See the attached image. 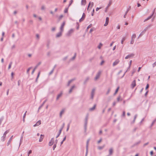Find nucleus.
<instances>
[{
  "label": "nucleus",
  "instance_id": "dca6fc26",
  "mask_svg": "<svg viewBox=\"0 0 156 156\" xmlns=\"http://www.w3.org/2000/svg\"><path fill=\"white\" fill-rule=\"evenodd\" d=\"M44 137V135L43 134H41L40 135V139H39V141L40 142H41L43 141V138Z\"/></svg>",
  "mask_w": 156,
  "mask_h": 156
},
{
  "label": "nucleus",
  "instance_id": "f257e3e1",
  "mask_svg": "<svg viewBox=\"0 0 156 156\" xmlns=\"http://www.w3.org/2000/svg\"><path fill=\"white\" fill-rule=\"evenodd\" d=\"M88 118V114H87L86 116L85 119V122L84 124V132H86L87 131V120Z\"/></svg>",
  "mask_w": 156,
  "mask_h": 156
},
{
  "label": "nucleus",
  "instance_id": "603ef678",
  "mask_svg": "<svg viewBox=\"0 0 156 156\" xmlns=\"http://www.w3.org/2000/svg\"><path fill=\"white\" fill-rule=\"evenodd\" d=\"M73 2V0H71L70 1L69 3V5H68V7H69L71 5L72 2Z\"/></svg>",
  "mask_w": 156,
  "mask_h": 156
},
{
  "label": "nucleus",
  "instance_id": "6e6552de",
  "mask_svg": "<svg viewBox=\"0 0 156 156\" xmlns=\"http://www.w3.org/2000/svg\"><path fill=\"white\" fill-rule=\"evenodd\" d=\"M134 55V54L133 53L130 54L129 55H127L126 56L125 58L126 59H127L129 58H131L132 57H133Z\"/></svg>",
  "mask_w": 156,
  "mask_h": 156
},
{
  "label": "nucleus",
  "instance_id": "ea45409f",
  "mask_svg": "<svg viewBox=\"0 0 156 156\" xmlns=\"http://www.w3.org/2000/svg\"><path fill=\"white\" fill-rule=\"evenodd\" d=\"M41 120H39V121H38L37 122V123H36V124H37V126H39V125H40V124H41Z\"/></svg>",
  "mask_w": 156,
  "mask_h": 156
},
{
  "label": "nucleus",
  "instance_id": "37998d69",
  "mask_svg": "<svg viewBox=\"0 0 156 156\" xmlns=\"http://www.w3.org/2000/svg\"><path fill=\"white\" fill-rule=\"evenodd\" d=\"M64 109H63L60 112V116L61 117L62 116V114L64 112Z\"/></svg>",
  "mask_w": 156,
  "mask_h": 156
},
{
  "label": "nucleus",
  "instance_id": "20e7f679",
  "mask_svg": "<svg viewBox=\"0 0 156 156\" xmlns=\"http://www.w3.org/2000/svg\"><path fill=\"white\" fill-rule=\"evenodd\" d=\"M101 72L100 71H99L98 72V73L96 74V77L94 78L95 80H97L99 78L100 75H101Z\"/></svg>",
  "mask_w": 156,
  "mask_h": 156
},
{
  "label": "nucleus",
  "instance_id": "a18cd8bd",
  "mask_svg": "<svg viewBox=\"0 0 156 156\" xmlns=\"http://www.w3.org/2000/svg\"><path fill=\"white\" fill-rule=\"evenodd\" d=\"M110 90H111V88H108V91L106 93V94L108 95L109 94V92H110Z\"/></svg>",
  "mask_w": 156,
  "mask_h": 156
},
{
  "label": "nucleus",
  "instance_id": "f704fd0d",
  "mask_svg": "<svg viewBox=\"0 0 156 156\" xmlns=\"http://www.w3.org/2000/svg\"><path fill=\"white\" fill-rule=\"evenodd\" d=\"M126 37H124L122 39L121 41V43L122 44H123L124 41L126 40Z\"/></svg>",
  "mask_w": 156,
  "mask_h": 156
},
{
  "label": "nucleus",
  "instance_id": "c756f323",
  "mask_svg": "<svg viewBox=\"0 0 156 156\" xmlns=\"http://www.w3.org/2000/svg\"><path fill=\"white\" fill-rule=\"evenodd\" d=\"M86 3V0H82L81 1V4L83 5H85Z\"/></svg>",
  "mask_w": 156,
  "mask_h": 156
},
{
  "label": "nucleus",
  "instance_id": "69168bd1",
  "mask_svg": "<svg viewBox=\"0 0 156 156\" xmlns=\"http://www.w3.org/2000/svg\"><path fill=\"white\" fill-rule=\"evenodd\" d=\"M120 98H121L120 96H119L117 98V101H119V100H120Z\"/></svg>",
  "mask_w": 156,
  "mask_h": 156
},
{
  "label": "nucleus",
  "instance_id": "0eeeda50",
  "mask_svg": "<svg viewBox=\"0 0 156 156\" xmlns=\"http://www.w3.org/2000/svg\"><path fill=\"white\" fill-rule=\"evenodd\" d=\"M136 81L135 80H133L131 84V87L132 89H133L136 86Z\"/></svg>",
  "mask_w": 156,
  "mask_h": 156
},
{
  "label": "nucleus",
  "instance_id": "f03ea898",
  "mask_svg": "<svg viewBox=\"0 0 156 156\" xmlns=\"http://www.w3.org/2000/svg\"><path fill=\"white\" fill-rule=\"evenodd\" d=\"M155 9H156V8H154V9L152 14L151 16H149L147 18L145 19L144 20V22H146V21H147V20H150V19H151L152 18V17L153 16L154 14V13H155Z\"/></svg>",
  "mask_w": 156,
  "mask_h": 156
},
{
  "label": "nucleus",
  "instance_id": "c85d7f7f",
  "mask_svg": "<svg viewBox=\"0 0 156 156\" xmlns=\"http://www.w3.org/2000/svg\"><path fill=\"white\" fill-rule=\"evenodd\" d=\"M75 87V86L74 85H73V86L69 90V93H71L72 91V90H73V88H74V87Z\"/></svg>",
  "mask_w": 156,
  "mask_h": 156
},
{
  "label": "nucleus",
  "instance_id": "4d7b16f0",
  "mask_svg": "<svg viewBox=\"0 0 156 156\" xmlns=\"http://www.w3.org/2000/svg\"><path fill=\"white\" fill-rule=\"evenodd\" d=\"M32 67L29 68L27 70V73L29 74V71H30Z\"/></svg>",
  "mask_w": 156,
  "mask_h": 156
},
{
  "label": "nucleus",
  "instance_id": "09e8293b",
  "mask_svg": "<svg viewBox=\"0 0 156 156\" xmlns=\"http://www.w3.org/2000/svg\"><path fill=\"white\" fill-rule=\"evenodd\" d=\"M65 125V123L64 122L62 124V126L61 128H60V129L59 130H61L62 131L63 129L64 128V127Z\"/></svg>",
  "mask_w": 156,
  "mask_h": 156
},
{
  "label": "nucleus",
  "instance_id": "9b49d317",
  "mask_svg": "<svg viewBox=\"0 0 156 156\" xmlns=\"http://www.w3.org/2000/svg\"><path fill=\"white\" fill-rule=\"evenodd\" d=\"M13 136V135H12V136H11V137L10 138L9 140L8 141V142L7 144V146H9V145L10 144L11 141L12 140V139Z\"/></svg>",
  "mask_w": 156,
  "mask_h": 156
},
{
  "label": "nucleus",
  "instance_id": "774afa93",
  "mask_svg": "<svg viewBox=\"0 0 156 156\" xmlns=\"http://www.w3.org/2000/svg\"><path fill=\"white\" fill-rule=\"evenodd\" d=\"M32 151L31 150H30L29 151L28 154V156H29V154L32 153Z\"/></svg>",
  "mask_w": 156,
  "mask_h": 156
},
{
  "label": "nucleus",
  "instance_id": "aec40b11",
  "mask_svg": "<svg viewBox=\"0 0 156 156\" xmlns=\"http://www.w3.org/2000/svg\"><path fill=\"white\" fill-rule=\"evenodd\" d=\"M46 100H45L43 102V103H42V104L41 105V106H40L39 108H38V112L39 111V109H40L41 108V107L44 105V103H45V102H46Z\"/></svg>",
  "mask_w": 156,
  "mask_h": 156
},
{
  "label": "nucleus",
  "instance_id": "4be33fe9",
  "mask_svg": "<svg viewBox=\"0 0 156 156\" xmlns=\"http://www.w3.org/2000/svg\"><path fill=\"white\" fill-rule=\"evenodd\" d=\"M137 117V115L136 114L134 116V119H133V120L131 122V124H133L135 122V120H136Z\"/></svg>",
  "mask_w": 156,
  "mask_h": 156
},
{
  "label": "nucleus",
  "instance_id": "c9c22d12",
  "mask_svg": "<svg viewBox=\"0 0 156 156\" xmlns=\"http://www.w3.org/2000/svg\"><path fill=\"white\" fill-rule=\"evenodd\" d=\"M156 121V119H155L152 122V123L151 124L150 127H151L153 125L154 123Z\"/></svg>",
  "mask_w": 156,
  "mask_h": 156
},
{
  "label": "nucleus",
  "instance_id": "338daca9",
  "mask_svg": "<svg viewBox=\"0 0 156 156\" xmlns=\"http://www.w3.org/2000/svg\"><path fill=\"white\" fill-rule=\"evenodd\" d=\"M102 140V139L101 138L98 141V144L100 143Z\"/></svg>",
  "mask_w": 156,
  "mask_h": 156
},
{
  "label": "nucleus",
  "instance_id": "a211bd4d",
  "mask_svg": "<svg viewBox=\"0 0 156 156\" xmlns=\"http://www.w3.org/2000/svg\"><path fill=\"white\" fill-rule=\"evenodd\" d=\"M62 92H61L60 94H58V95L57 97L56 98V100H58L59 99V98L62 96Z\"/></svg>",
  "mask_w": 156,
  "mask_h": 156
},
{
  "label": "nucleus",
  "instance_id": "473e14b6",
  "mask_svg": "<svg viewBox=\"0 0 156 156\" xmlns=\"http://www.w3.org/2000/svg\"><path fill=\"white\" fill-rule=\"evenodd\" d=\"M90 140V139H88L87 141L86 142V148H88V144L89 141Z\"/></svg>",
  "mask_w": 156,
  "mask_h": 156
},
{
  "label": "nucleus",
  "instance_id": "49530a36",
  "mask_svg": "<svg viewBox=\"0 0 156 156\" xmlns=\"http://www.w3.org/2000/svg\"><path fill=\"white\" fill-rule=\"evenodd\" d=\"M144 34V32L142 31L139 36L138 38L139 37L142 36Z\"/></svg>",
  "mask_w": 156,
  "mask_h": 156
},
{
  "label": "nucleus",
  "instance_id": "f3484780",
  "mask_svg": "<svg viewBox=\"0 0 156 156\" xmlns=\"http://www.w3.org/2000/svg\"><path fill=\"white\" fill-rule=\"evenodd\" d=\"M89 79L90 77L89 76L87 77L83 82V84L85 85Z\"/></svg>",
  "mask_w": 156,
  "mask_h": 156
},
{
  "label": "nucleus",
  "instance_id": "423d86ee",
  "mask_svg": "<svg viewBox=\"0 0 156 156\" xmlns=\"http://www.w3.org/2000/svg\"><path fill=\"white\" fill-rule=\"evenodd\" d=\"M73 29H71L70 30H69L67 34H66V35L68 36H70L71 34L73 32Z\"/></svg>",
  "mask_w": 156,
  "mask_h": 156
},
{
  "label": "nucleus",
  "instance_id": "864d4df0",
  "mask_svg": "<svg viewBox=\"0 0 156 156\" xmlns=\"http://www.w3.org/2000/svg\"><path fill=\"white\" fill-rule=\"evenodd\" d=\"M130 66H129L128 67V69L124 73V74L122 76V77H123L125 75V73L127 72V70H128V69H129L130 68Z\"/></svg>",
  "mask_w": 156,
  "mask_h": 156
},
{
  "label": "nucleus",
  "instance_id": "c03bdc74",
  "mask_svg": "<svg viewBox=\"0 0 156 156\" xmlns=\"http://www.w3.org/2000/svg\"><path fill=\"white\" fill-rule=\"evenodd\" d=\"M69 7H68L67 8H66L65 9L64 11V12L65 13H66L68 12V9Z\"/></svg>",
  "mask_w": 156,
  "mask_h": 156
},
{
  "label": "nucleus",
  "instance_id": "1a4fd4ad",
  "mask_svg": "<svg viewBox=\"0 0 156 156\" xmlns=\"http://www.w3.org/2000/svg\"><path fill=\"white\" fill-rule=\"evenodd\" d=\"M65 23V22L64 21L63 22V23H62V25L61 26V27H60V30L61 31H63V27L64 26Z\"/></svg>",
  "mask_w": 156,
  "mask_h": 156
},
{
  "label": "nucleus",
  "instance_id": "e2e57ef3",
  "mask_svg": "<svg viewBox=\"0 0 156 156\" xmlns=\"http://www.w3.org/2000/svg\"><path fill=\"white\" fill-rule=\"evenodd\" d=\"M156 66V61L152 64L153 67H154Z\"/></svg>",
  "mask_w": 156,
  "mask_h": 156
},
{
  "label": "nucleus",
  "instance_id": "7c9ffc66",
  "mask_svg": "<svg viewBox=\"0 0 156 156\" xmlns=\"http://www.w3.org/2000/svg\"><path fill=\"white\" fill-rule=\"evenodd\" d=\"M9 129H8L6 130L4 133L3 135L5 136H6V135L9 133Z\"/></svg>",
  "mask_w": 156,
  "mask_h": 156
},
{
  "label": "nucleus",
  "instance_id": "2f4dec72",
  "mask_svg": "<svg viewBox=\"0 0 156 156\" xmlns=\"http://www.w3.org/2000/svg\"><path fill=\"white\" fill-rule=\"evenodd\" d=\"M56 66V65L55 66H54V67L53 68V69H52V70L49 73V75H51L53 73V71H54V69H55V67Z\"/></svg>",
  "mask_w": 156,
  "mask_h": 156
},
{
  "label": "nucleus",
  "instance_id": "3c124183",
  "mask_svg": "<svg viewBox=\"0 0 156 156\" xmlns=\"http://www.w3.org/2000/svg\"><path fill=\"white\" fill-rule=\"evenodd\" d=\"M76 29L77 30H78L79 27V23L78 22L76 23Z\"/></svg>",
  "mask_w": 156,
  "mask_h": 156
},
{
  "label": "nucleus",
  "instance_id": "6e6d98bb",
  "mask_svg": "<svg viewBox=\"0 0 156 156\" xmlns=\"http://www.w3.org/2000/svg\"><path fill=\"white\" fill-rule=\"evenodd\" d=\"M149 84L148 83H147V84L146 86V87L145 90H146L147 89L149 88Z\"/></svg>",
  "mask_w": 156,
  "mask_h": 156
},
{
  "label": "nucleus",
  "instance_id": "2eb2a0df",
  "mask_svg": "<svg viewBox=\"0 0 156 156\" xmlns=\"http://www.w3.org/2000/svg\"><path fill=\"white\" fill-rule=\"evenodd\" d=\"M119 62V59H116L113 64V66H114L117 65Z\"/></svg>",
  "mask_w": 156,
  "mask_h": 156
},
{
  "label": "nucleus",
  "instance_id": "680f3d73",
  "mask_svg": "<svg viewBox=\"0 0 156 156\" xmlns=\"http://www.w3.org/2000/svg\"><path fill=\"white\" fill-rule=\"evenodd\" d=\"M125 112L124 111L123 112V113L122 115V116L125 117Z\"/></svg>",
  "mask_w": 156,
  "mask_h": 156
},
{
  "label": "nucleus",
  "instance_id": "a19ab883",
  "mask_svg": "<svg viewBox=\"0 0 156 156\" xmlns=\"http://www.w3.org/2000/svg\"><path fill=\"white\" fill-rule=\"evenodd\" d=\"M41 63V62H39L37 64V65L35 66L34 67L35 69H36L37 67L39 66Z\"/></svg>",
  "mask_w": 156,
  "mask_h": 156
},
{
  "label": "nucleus",
  "instance_id": "39448f33",
  "mask_svg": "<svg viewBox=\"0 0 156 156\" xmlns=\"http://www.w3.org/2000/svg\"><path fill=\"white\" fill-rule=\"evenodd\" d=\"M86 16V15L84 13H83V15L81 18L79 20V21L80 22H81L83 21L84 19L85 18Z\"/></svg>",
  "mask_w": 156,
  "mask_h": 156
},
{
  "label": "nucleus",
  "instance_id": "b1692460",
  "mask_svg": "<svg viewBox=\"0 0 156 156\" xmlns=\"http://www.w3.org/2000/svg\"><path fill=\"white\" fill-rule=\"evenodd\" d=\"M75 80V79H71V80H69L68 83V84H67V86H69L70 84V83L72 82L73 81V80Z\"/></svg>",
  "mask_w": 156,
  "mask_h": 156
},
{
  "label": "nucleus",
  "instance_id": "5fc2aeb1",
  "mask_svg": "<svg viewBox=\"0 0 156 156\" xmlns=\"http://www.w3.org/2000/svg\"><path fill=\"white\" fill-rule=\"evenodd\" d=\"M14 75V73L13 72H12L11 73V79L12 80L13 78V75Z\"/></svg>",
  "mask_w": 156,
  "mask_h": 156
},
{
  "label": "nucleus",
  "instance_id": "7ed1b4c3",
  "mask_svg": "<svg viewBox=\"0 0 156 156\" xmlns=\"http://www.w3.org/2000/svg\"><path fill=\"white\" fill-rule=\"evenodd\" d=\"M136 37V34H133L131 37V40L130 41V44H133L134 42V39Z\"/></svg>",
  "mask_w": 156,
  "mask_h": 156
},
{
  "label": "nucleus",
  "instance_id": "58836bf2",
  "mask_svg": "<svg viewBox=\"0 0 156 156\" xmlns=\"http://www.w3.org/2000/svg\"><path fill=\"white\" fill-rule=\"evenodd\" d=\"M4 117L3 116L1 117V118H0V125L1 124L2 122L4 119Z\"/></svg>",
  "mask_w": 156,
  "mask_h": 156
},
{
  "label": "nucleus",
  "instance_id": "4468645a",
  "mask_svg": "<svg viewBox=\"0 0 156 156\" xmlns=\"http://www.w3.org/2000/svg\"><path fill=\"white\" fill-rule=\"evenodd\" d=\"M24 133V131H23V132L22 134V135H21V138H20V143L19 146H20V144H21L22 142L23 139V133Z\"/></svg>",
  "mask_w": 156,
  "mask_h": 156
},
{
  "label": "nucleus",
  "instance_id": "f8f14e48",
  "mask_svg": "<svg viewBox=\"0 0 156 156\" xmlns=\"http://www.w3.org/2000/svg\"><path fill=\"white\" fill-rule=\"evenodd\" d=\"M113 153V149L112 148H111L109 150V155L111 156L112 155Z\"/></svg>",
  "mask_w": 156,
  "mask_h": 156
},
{
  "label": "nucleus",
  "instance_id": "8fccbe9b",
  "mask_svg": "<svg viewBox=\"0 0 156 156\" xmlns=\"http://www.w3.org/2000/svg\"><path fill=\"white\" fill-rule=\"evenodd\" d=\"M53 143H54V142L50 141L48 145L49 146H51V145H52L53 144Z\"/></svg>",
  "mask_w": 156,
  "mask_h": 156
},
{
  "label": "nucleus",
  "instance_id": "ddd939ff",
  "mask_svg": "<svg viewBox=\"0 0 156 156\" xmlns=\"http://www.w3.org/2000/svg\"><path fill=\"white\" fill-rule=\"evenodd\" d=\"M62 31H61L57 33L56 35V37H60L62 35Z\"/></svg>",
  "mask_w": 156,
  "mask_h": 156
},
{
  "label": "nucleus",
  "instance_id": "e433bc0d",
  "mask_svg": "<svg viewBox=\"0 0 156 156\" xmlns=\"http://www.w3.org/2000/svg\"><path fill=\"white\" fill-rule=\"evenodd\" d=\"M27 112V111H26L25 113L23 115V122H24V121H25V116H26V113Z\"/></svg>",
  "mask_w": 156,
  "mask_h": 156
},
{
  "label": "nucleus",
  "instance_id": "6ab92c4d",
  "mask_svg": "<svg viewBox=\"0 0 156 156\" xmlns=\"http://www.w3.org/2000/svg\"><path fill=\"white\" fill-rule=\"evenodd\" d=\"M141 143V141L139 140L138 142L135 143H134L133 145L132 146V147H135L136 146L138 145L139 144Z\"/></svg>",
  "mask_w": 156,
  "mask_h": 156
},
{
  "label": "nucleus",
  "instance_id": "cd10ccee",
  "mask_svg": "<svg viewBox=\"0 0 156 156\" xmlns=\"http://www.w3.org/2000/svg\"><path fill=\"white\" fill-rule=\"evenodd\" d=\"M40 71H39L38 73V74H37V77L36 78V80H35V82H37V80H38V78H39V76H40Z\"/></svg>",
  "mask_w": 156,
  "mask_h": 156
},
{
  "label": "nucleus",
  "instance_id": "4c0bfd02",
  "mask_svg": "<svg viewBox=\"0 0 156 156\" xmlns=\"http://www.w3.org/2000/svg\"><path fill=\"white\" fill-rule=\"evenodd\" d=\"M12 62H10L9 64V66H8V69H9L11 68L12 65Z\"/></svg>",
  "mask_w": 156,
  "mask_h": 156
},
{
  "label": "nucleus",
  "instance_id": "bb28decb",
  "mask_svg": "<svg viewBox=\"0 0 156 156\" xmlns=\"http://www.w3.org/2000/svg\"><path fill=\"white\" fill-rule=\"evenodd\" d=\"M119 88V87H117V88H116V90H115V92L114 93V94H113V95L114 96L115 95L117 94V93L118 92Z\"/></svg>",
  "mask_w": 156,
  "mask_h": 156
},
{
  "label": "nucleus",
  "instance_id": "13d9d810",
  "mask_svg": "<svg viewBox=\"0 0 156 156\" xmlns=\"http://www.w3.org/2000/svg\"><path fill=\"white\" fill-rule=\"evenodd\" d=\"M63 17V16L62 15L60 16H59V17L58 18L59 20H60Z\"/></svg>",
  "mask_w": 156,
  "mask_h": 156
},
{
  "label": "nucleus",
  "instance_id": "79ce46f5",
  "mask_svg": "<svg viewBox=\"0 0 156 156\" xmlns=\"http://www.w3.org/2000/svg\"><path fill=\"white\" fill-rule=\"evenodd\" d=\"M111 2H109V4L108 5V6L105 8V12H107V10L108 9V7L109 6L111 5Z\"/></svg>",
  "mask_w": 156,
  "mask_h": 156
},
{
  "label": "nucleus",
  "instance_id": "052dcab7",
  "mask_svg": "<svg viewBox=\"0 0 156 156\" xmlns=\"http://www.w3.org/2000/svg\"><path fill=\"white\" fill-rule=\"evenodd\" d=\"M56 144H54L53 147V150H55V148H56Z\"/></svg>",
  "mask_w": 156,
  "mask_h": 156
},
{
  "label": "nucleus",
  "instance_id": "0e129e2a",
  "mask_svg": "<svg viewBox=\"0 0 156 156\" xmlns=\"http://www.w3.org/2000/svg\"><path fill=\"white\" fill-rule=\"evenodd\" d=\"M92 24H90L87 27V29H88L89 28H90L91 27H92Z\"/></svg>",
  "mask_w": 156,
  "mask_h": 156
},
{
  "label": "nucleus",
  "instance_id": "9d476101",
  "mask_svg": "<svg viewBox=\"0 0 156 156\" xmlns=\"http://www.w3.org/2000/svg\"><path fill=\"white\" fill-rule=\"evenodd\" d=\"M109 18L108 17H107L106 18L105 23L104 25L105 26H106L108 25L109 23Z\"/></svg>",
  "mask_w": 156,
  "mask_h": 156
},
{
  "label": "nucleus",
  "instance_id": "a878e982",
  "mask_svg": "<svg viewBox=\"0 0 156 156\" xmlns=\"http://www.w3.org/2000/svg\"><path fill=\"white\" fill-rule=\"evenodd\" d=\"M151 26V25H148L147 27H146L144 30L143 31L144 33H145V31L147 30Z\"/></svg>",
  "mask_w": 156,
  "mask_h": 156
},
{
  "label": "nucleus",
  "instance_id": "de8ad7c7",
  "mask_svg": "<svg viewBox=\"0 0 156 156\" xmlns=\"http://www.w3.org/2000/svg\"><path fill=\"white\" fill-rule=\"evenodd\" d=\"M128 11H129V9H127V11H126V12L125 13V15L124 16V18H125L126 17V15L127 14Z\"/></svg>",
  "mask_w": 156,
  "mask_h": 156
},
{
  "label": "nucleus",
  "instance_id": "72a5a7b5",
  "mask_svg": "<svg viewBox=\"0 0 156 156\" xmlns=\"http://www.w3.org/2000/svg\"><path fill=\"white\" fill-rule=\"evenodd\" d=\"M62 131L61 130H59L58 133V135L56 137V138H57L59 136V135H60V134H61V133Z\"/></svg>",
  "mask_w": 156,
  "mask_h": 156
},
{
  "label": "nucleus",
  "instance_id": "393cba45",
  "mask_svg": "<svg viewBox=\"0 0 156 156\" xmlns=\"http://www.w3.org/2000/svg\"><path fill=\"white\" fill-rule=\"evenodd\" d=\"M105 146V145L104 144L102 146H98V149L99 150H101Z\"/></svg>",
  "mask_w": 156,
  "mask_h": 156
},
{
  "label": "nucleus",
  "instance_id": "5701e85b",
  "mask_svg": "<svg viewBox=\"0 0 156 156\" xmlns=\"http://www.w3.org/2000/svg\"><path fill=\"white\" fill-rule=\"evenodd\" d=\"M6 136L3 135L1 138V140L3 142L5 140Z\"/></svg>",
  "mask_w": 156,
  "mask_h": 156
},
{
  "label": "nucleus",
  "instance_id": "412c9836",
  "mask_svg": "<svg viewBox=\"0 0 156 156\" xmlns=\"http://www.w3.org/2000/svg\"><path fill=\"white\" fill-rule=\"evenodd\" d=\"M96 104H95L94 106H93V107H92V108H89V110L90 111H92L94 110V109H95V107H96Z\"/></svg>",
  "mask_w": 156,
  "mask_h": 156
},
{
  "label": "nucleus",
  "instance_id": "bf43d9fd",
  "mask_svg": "<svg viewBox=\"0 0 156 156\" xmlns=\"http://www.w3.org/2000/svg\"><path fill=\"white\" fill-rule=\"evenodd\" d=\"M88 148H86V154L85 155V156H87L88 154Z\"/></svg>",
  "mask_w": 156,
  "mask_h": 156
}]
</instances>
